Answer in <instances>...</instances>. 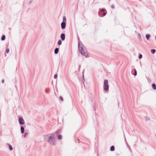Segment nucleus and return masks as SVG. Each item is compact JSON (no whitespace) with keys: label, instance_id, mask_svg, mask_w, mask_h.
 Segmentation results:
<instances>
[{"label":"nucleus","instance_id":"8","mask_svg":"<svg viewBox=\"0 0 156 156\" xmlns=\"http://www.w3.org/2000/svg\"><path fill=\"white\" fill-rule=\"evenodd\" d=\"M152 87L153 89H154V90H156V85L155 83H153L152 84Z\"/></svg>","mask_w":156,"mask_h":156},{"label":"nucleus","instance_id":"7","mask_svg":"<svg viewBox=\"0 0 156 156\" xmlns=\"http://www.w3.org/2000/svg\"><path fill=\"white\" fill-rule=\"evenodd\" d=\"M21 132L22 133H23L24 132V128L23 126H21L20 128Z\"/></svg>","mask_w":156,"mask_h":156},{"label":"nucleus","instance_id":"22","mask_svg":"<svg viewBox=\"0 0 156 156\" xmlns=\"http://www.w3.org/2000/svg\"><path fill=\"white\" fill-rule=\"evenodd\" d=\"M105 9H100L99 11L102 12H103L104 11H105Z\"/></svg>","mask_w":156,"mask_h":156},{"label":"nucleus","instance_id":"4","mask_svg":"<svg viewBox=\"0 0 156 156\" xmlns=\"http://www.w3.org/2000/svg\"><path fill=\"white\" fill-rule=\"evenodd\" d=\"M19 123L20 125H23L25 123L22 117H20L19 119Z\"/></svg>","mask_w":156,"mask_h":156},{"label":"nucleus","instance_id":"30","mask_svg":"<svg viewBox=\"0 0 156 156\" xmlns=\"http://www.w3.org/2000/svg\"><path fill=\"white\" fill-rule=\"evenodd\" d=\"M141 37V35H140V34H139L138 35V37Z\"/></svg>","mask_w":156,"mask_h":156},{"label":"nucleus","instance_id":"21","mask_svg":"<svg viewBox=\"0 0 156 156\" xmlns=\"http://www.w3.org/2000/svg\"><path fill=\"white\" fill-rule=\"evenodd\" d=\"M142 55L141 54H140L138 58L139 59H141L142 58Z\"/></svg>","mask_w":156,"mask_h":156},{"label":"nucleus","instance_id":"5","mask_svg":"<svg viewBox=\"0 0 156 156\" xmlns=\"http://www.w3.org/2000/svg\"><path fill=\"white\" fill-rule=\"evenodd\" d=\"M66 25V23L65 22H62L61 23V27L62 29L65 28Z\"/></svg>","mask_w":156,"mask_h":156},{"label":"nucleus","instance_id":"28","mask_svg":"<svg viewBox=\"0 0 156 156\" xmlns=\"http://www.w3.org/2000/svg\"><path fill=\"white\" fill-rule=\"evenodd\" d=\"M111 7L112 8V9H114V6L113 5H111Z\"/></svg>","mask_w":156,"mask_h":156},{"label":"nucleus","instance_id":"14","mask_svg":"<svg viewBox=\"0 0 156 156\" xmlns=\"http://www.w3.org/2000/svg\"><path fill=\"white\" fill-rule=\"evenodd\" d=\"M45 93L47 94H48L50 92V90L49 88H46L45 91Z\"/></svg>","mask_w":156,"mask_h":156},{"label":"nucleus","instance_id":"23","mask_svg":"<svg viewBox=\"0 0 156 156\" xmlns=\"http://www.w3.org/2000/svg\"><path fill=\"white\" fill-rule=\"evenodd\" d=\"M9 51V48H7L6 50V52L7 53H8Z\"/></svg>","mask_w":156,"mask_h":156},{"label":"nucleus","instance_id":"15","mask_svg":"<svg viewBox=\"0 0 156 156\" xmlns=\"http://www.w3.org/2000/svg\"><path fill=\"white\" fill-rule=\"evenodd\" d=\"M9 146V148L10 151H12L13 149V148L12 147V146L10 145V144H8Z\"/></svg>","mask_w":156,"mask_h":156},{"label":"nucleus","instance_id":"19","mask_svg":"<svg viewBox=\"0 0 156 156\" xmlns=\"http://www.w3.org/2000/svg\"><path fill=\"white\" fill-rule=\"evenodd\" d=\"M58 138L59 140H61L62 139V136L61 135H59L58 136Z\"/></svg>","mask_w":156,"mask_h":156},{"label":"nucleus","instance_id":"16","mask_svg":"<svg viewBox=\"0 0 156 156\" xmlns=\"http://www.w3.org/2000/svg\"><path fill=\"white\" fill-rule=\"evenodd\" d=\"M115 150V147L113 146H112L110 148V150L112 151H114Z\"/></svg>","mask_w":156,"mask_h":156},{"label":"nucleus","instance_id":"32","mask_svg":"<svg viewBox=\"0 0 156 156\" xmlns=\"http://www.w3.org/2000/svg\"><path fill=\"white\" fill-rule=\"evenodd\" d=\"M155 39H156V36H155Z\"/></svg>","mask_w":156,"mask_h":156},{"label":"nucleus","instance_id":"12","mask_svg":"<svg viewBox=\"0 0 156 156\" xmlns=\"http://www.w3.org/2000/svg\"><path fill=\"white\" fill-rule=\"evenodd\" d=\"M5 35H2V37L1 38V39L2 41H4L5 40Z\"/></svg>","mask_w":156,"mask_h":156},{"label":"nucleus","instance_id":"10","mask_svg":"<svg viewBox=\"0 0 156 156\" xmlns=\"http://www.w3.org/2000/svg\"><path fill=\"white\" fill-rule=\"evenodd\" d=\"M62 22L66 23V17L65 16H64L63 18V22Z\"/></svg>","mask_w":156,"mask_h":156},{"label":"nucleus","instance_id":"18","mask_svg":"<svg viewBox=\"0 0 156 156\" xmlns=\"http://www.w3.org/2000/svg\"><path fill=\"white\" fill-rule=\"evenodd\" d=\"M151 52L152 54H154L156 50L154 49H151Z\"/></svg>","mask_w":156,"mask_h":156},{"label":"nucleus","instance_id":"24","mask_svg":"<svg viewBox=\"0 0 156 156\" xmlns=\"http://www.w3.org/2000/svg\"><path fill=\"white\" fill-rule=\"evenodd\" d=\"M57 77H58V75L57 74H55L54 76V78L55 79H56V78H57Z\"/></svg>","mask_w":156,"mask_h":156},{"label":"nucleus","instance_id":"31","mask_svg":"<svg viewBox=\"0 0 156 156\" xmlns=\"http://www.w3.org/2000/svg\"><path fill=\"white\" fill-rule=\"evenodd\" d=\"M80 66H79V69H80Z\"/></svg>","mask_w":156,"mask_h":156},{"label":"nucleus","instance_id":"3","mask_svg":"<svg viewBox=\"0 0 156 156\" xmlns=\"http://www.w3.org/2000/svg\"><path fill=\"white\" fill-rule=\"evenodd\" d=\"M104 90L105 91H107L109 89V86L108 85V81L107 80H105L104 81Z\"/></svg>","mask_w":156,"mask_h":156},{"label":"nucleus","instance_id":"11","mask_svg":"<svg viewBox=\"0 0 156 156\" xmlns=\"http://www.w3.org/2000/svg\"><path fill=\"white\" fill-rule=\"evenodd\" d=\"M150 37V34H147L146 35V38L147 40H148L149 39Z\"/></svg>","mask_w":156,"mask_h":156},{"label":"nucleus","instance_id":"27","mask_svg":"<svg viewBox=\"0 0 156 156\" xmlns=\"http://www.w3.org/2000/svg\"><path fill=\"white\" fill-rule=\"evenodd\" d=\"M106 14V13L105 12H103V16H105Z\"/></svg>","mask_w":156,"mask_h":156},{"label":"nucleus","instance_id":"26","mask_svg":"<svg viewBox=\"0 0 156 156\" xmlns=\"http://www.w3.org/2000/svg\"><path fill=\"white\" fill-rule=\"evenodd\" d=\"M60 99L62 101H63V98H62V97L61 96H60Z\"/></svg>","mask_w":156,"mask_h":156},{"label":"nucleus","instance_id":"6","mask_svg":"<svg viewBox=\"0 0 156 156\" xmlns=\"http://www.w3.org/2000/svg\"><path fill=\"white\" fill-rule=\"evenodd\" d=\"M60 37L62 41H64V40H65V35L64 34H62L61 35Z\"/></svg>","mask_w":156,"mask_h":156},{"label":"nucleus","instance_id":"2","mask_svg":"<svg viewBox=\"0 0 156 156\" xmlns=\"http://www.w3.org/2000/svg\"><path fill=\"white\" fill-rule=\"evenodd\" d=\"M81 42L80 41H78V48L79 51L85 57H87L88 55L87 51L85 47L82 44H80Z\"/></svg>","mask_w":156,"mask_h":156},{"label":"nucleus","instance_id":"20","mask_svg":"<svg viewBox=\"0 0 156 156\" xmlns=\"http://www.w3.org/2000/svg\"><path fill=\"white\" fill-rule=\"evenodd\" d=\"M28 135V133H25L24 135H23V136L24 137H26L27 135Z\"/></svg>","mask_w":156,"mask_h":156},{"label":"nucleus","instance_id":"1","mask_svg":"<svg viewBox=\"0 0 156 156\" xmlns=\"http://www.w3.org/2000/svg\"><path fill=\"white\" fill-rule=\"evenodd\" d=\"M53 134H48L44 136L45 140L51 145L55 146L56 144V140Z\"/></svg>","mask_w":156,"mask_h":156},{"label":"nucleus","instance_id":"25","mask_svg":"<svg viewBox=\"0 0 156 156\" xmlns=\"http://www.w3.org/2000/svg\"><path fill=\"white\" fill-rule=\"evenodd\" d=\"M59 131H60L59 130H58L56 131V133L57 134H58V133H59Z\"/></svg>","mask_w":156,"mask_h":156},{"label":"nucleus","instance_id":"17","mask_svg":"<svg viewBox=\"0 0 156 156\" xmlns=\"http://www.w3.org/2000/svg\"><path fill=\"white\" fill-rule=\"evenodd\" d=\"M62 44V41L61 40H59L58 42V44L59 45H61Z\"/></svg>","mask_w":156,"mask_h":156},{"label":"nucleus","instance_id":"9","mask_svg":"<svg viewBox=\"0 0 156 156\" xmlns=\"http://www.w3.org/2000/svg\"><path fill=\"white\" fill-rule=\"evenodd\" d=\"M59 48H55L54 51L55 54H58L59 51Z\"/></svg>","mask_w":156,"mask_h":156},{"label":"nucleus","instance_id":"13","mask_svg":"<svg viewBox=\"0 0 156 156\" xmlns=\"http://www.w3.org/2000/svg\"><path fill=\"white\" fill-rule=\"evenodd\" d=\"M134 73H132V72H131L132 73V74L133 75H134L136 76L137 75V72H136V69H134Z\"/></svg>","mask_w":156,"mask_h":156},{"label":"nucleus","instance_id":"29","mask_svg":"<svg viewBox=\"0 0 156 156\" xmlns=\"http://www.w3.org/2000/svg\"><path fill=\"white\" fill-rule=\"evenodd\" d=\"M4 80H2V83H4Z\"/></svg>","mask_w":156,"mask_h":156}]
</instances>
